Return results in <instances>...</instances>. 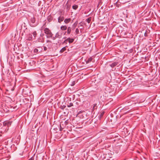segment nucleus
<instances>
[{
	"label": "nucleus",
	"mask_w": 160,
	"mask_h": 160,
	"mask_svg": "<svg viewBox=\"0 0 160 160\" xmlns=\"http://www.w3.org/2000/svg\"><path fill=\"white\" fill-rule=\"evenodd\" d=\"M44 33L47 35L48 38H50L52 37V34L51 32V31L48 28H45L44 30Z\"/></svg>",
	"instance_id": "1"
},
{
	"label": "nucleus",
	"mask_w": 160,
	"mask_h": 160,
	"mask_svg": "<svg viewBox=\"0 0 160 160\" xmlns=\"http://www.w3.org/2000/svg\"><path fill=\"white\" fill-rule=\"evenodd\" d=\"M56 38H60L61 37V35L59 33H57L55 35V36Z\"/></svg>",
	"instance_id": "2"
},
{
	"label": "nucleus",
	"mask_w": 160,
	"mask_h": 160,
	"mask_svg": "<svg viewBox=\"0 0 160 160\" xmlns=\"http://www.w3.org/2000/svg\"><path fill=\"white\" fill-rule=\"evenodd\" d=\"M67 41H68L69 43H71L73 42L74 39L72 38H68L67 39Z\"/></svg>",
	"instance_id": "3"
},
{
	"label": "nucleus",
	"mask_w": 160,
	"mask_h": 160,
	"mask_svg": "<svg viewBox=\"0 0 160 160\" xmlns=\"http://www.w3.org/2000/svg\"><path fill=\"white\" fill-rule=\"evenodd\" d=\"M64 19V18L63 17H59L58 19V21L59 22H61Z\"/></svg>",
	"instance_id": "4"
},
{
	"label": "nucleus",
	"mask_w": 160,
	"mask_h": 160,
	"mask_svg": "<svg viewBox=\"0 0 160 160\" xmlns=\"http://www.w3.org/2000/svg\"><path fill=\"white\" fill-rule=\"evenodd\" d=\"M32 35H29L28 36L27 39L28 40L30 41L32 40Z\"/></svg>",
	"instance_id": "5"
},
{
	"label": "nucleus",
	"mask_w": 160,
	"mask_h": 160,
	"mask_svg": "<svg viewBox=\"0 0 160 160\" xmlns=\"http://www.w3.org/2000/svg\"><path fill=\"white\" fill-rule=\"evenodd\" d=\"M71 19L70 18L66 19L64 20V22L66 23H68L70 21Z\"/></svg>",
	"instance_id": "6"
},
{
	"label": "nucleus",
	"mask_w": 160,
	"mask_h": 160,
	"mask_svg": "<svg viewBox=\"0 0 160 160\" xmlns=\"http://www.w3.org/2000/svg\"><path fill=\"white\" fill-rule=\"evenodd\" d=\"M67 27L66 26H63L61 27V29L62 30H64L67 29Z\"/></svg>",
	"instance_id": "7"
},
{
	"label": "nucleus",
	"mask_w": 160,
	"mask_h": 160,
	"mask_svg": "<svg viewBox=\"0 0 160 160\" xmlns=\"http://www.w3.org/2000/svg\"><path fill=\"white\" fill-rule=\"evenodd\" d=\"M117 62H114L111 64L110 66L112 68L114 67V66L117 65Z\"/></svg>",
	"instance_id": "8"
},
{
	"label": "nucleus",
	"mask_w": 160,
	"mask_h": 160,
	"mask_svg": "<svg viewBox=\"0 0 160 160\" xmlns=\"http://www.w3.org/2000/svg\"><path fill=\"white\" fill-rule=\"evenodd\" d=\"M71 28L70 27H69L68 29L67 33L68 34H70V33L71 31Z\"/></svg>",
	"instance_id": "9"
},
{
	"label": "nucleus",
	"mask_w": 160,
	"mask_h": 160,
	"mask_svg": "<svg viewBox=\"0 0 160 160\" xmlns=\"http://www.w3.org/2000/svg\"><path fill=\"white\" fill-rule=\"evenodd\" d=\"M92 58H89L88 59V60L87 61H86V63H89V62L91 61L92 60Z\"/></svg>",
	"instance_id": "10"
},
{
	"label": "nucleus",
	"mask_w": 160,
	"mask_h": 160,
	"mask_svg": "<svg viewBox=\"0 0 160 160\" xmlns=\"http://www.w3.org/2000/svg\"><path fill=\"white\" fill-rule=\"evenodd\" d=\"M66 50V48L65 47H63L62 48V49L60 50V52H62Z\"/></svg>",
	"instance_id": "11"
},
{
	"label": "nucleus",
	"mask_w": 160,
	"mask_h": 160,
	"mask_svg": "<svg viewBox=\"0 0 160 160\" xmlns=\"http://www.w3.org/2000/svg\"><path fill=\"white\" fill-rule=\"evenodd\" d=\"M78 6L77 5H74L72 6V8L75 10L77 8Z\"/></svg>",
	"instance_id": "12"
},
{
	"label": "nucleus",
	"mask_w": 160,
	"mask_h": 160,
	"mask_svg": "<svg viewBox=\"0 0 160 160\" xmlns=\"http://www.w3.org/2000/svg\"><path fill=\"white\" fill-rule=\"evenodd\" d=\"M91 18H89L88 19L86 20L87 22L88 23H89L91 21Z\"/></svg>",
	"instance_id": "13"
},
{
	"label": "nucleus",
	"mask_w": 160,
	"mask_h": 160,
	"mask_svg": "<svg viewBox=\"0 0 160 160\" xmlns=\"http://www.w3.org/2000/svg\"><path fill=\"white\" fill-rule=\"evenodd\" d=\"M7 123H8V121H5L3 122V125L4 126V127L5 126L7 125Z\"/></svg>",
	"instance_id": "14"
},
{
	"label": "nucleus",
	"mask_w": 160,
	"mask_h": 160,
	"mask_svg": "<svg viewBox=\"0 0 160 160\" xmlns=\"http://www.w3.org/2000/svg\"><path fill=\"white\" fill-rule=\"evenodd\" d=\"M31 21L32 23L35 22V18H33L31 19Z\"/></svg>",
	"instance_id": "15"
},
{
	"label": "nucleus",
	"mask_w": 160,
	"mask_h": 160,
	"mask_svg": "<svg viewBox=\"0 0 160 160\" xmlns=\"http://www.w3.org/2000/svg\"><path fill=\"white\" fill-rule=\"evenodd\" d=\"M33 36L34 37H35L37 35V33L36 31H34L33 33Z\"/></svg>",
	"instance_id": "16"
},
{
	"label": "nucleus",
	"mask_w": 160,
	"mask_h": 160,
	"mask_svg": "<svg viewBox=\"0 0 160 160\" xmlns=\"http://www.w3.org/2000/svg\"><path fill=\"white\" fill-rule=\"evenodd\" d=\"M75 32L76 34H78L79 32V30L78 28H76L75 31Z\"/></svg>",
	"instance_id": "17"
},
{
	"label": "nucleus",
	"mask_w": 160,
	"mask_h": 160,
	"mask_svg": "<svg viewBox=\"0 0 160 160\" xmlns=\"http://www.w3.org/2000/svg\"><path fill=\"white\" fill-rule=\"evenodd\" d=\"M61 123L60 124V130L61 131H62V129H63V128H62V126H61Z\"/></svg>",
	"instance_id": "18"
},
{
	"label": "nucleus",
	"mask_w": 160,
	"mask_h": 160,
	"mask_svg": "<svg viewBox=\"0 0 160 160\" xmlns=\"http://www.w3.org/2000/svg\"><path fill=\"white\" fill-rule=\"evenodd\" d=\"M73 106V104L72 103H70L69 104V105H68V107H70Z\"/></svg>",
	"instance_id": "19"
},
{
	"label": "nucleus",
	"mask_w": 160,
	"mask_h": 160,
	"mask_svg": "<svg viewBox=\"0 0 160 160\" xmlns=\"http://www.w3.org/2000/svg\"><path fill=\"white\" fill-rule=\"evenodd\" d=\"M8 123H7V125L8 127L9 125H10L11 124V123L10 122L8 121Z\"/></svg>",
	"instance_id": "20"
},
{
	"label": "nucleus",
	"mask_w": 160,
	"mask_h": 160,
	"mask_svg": "<svg viewBox=\"0 0 160 160\" xmlns=\"http://www.w3.org/2000/svg\"><path fill=\"white\" fill-rule=\"evenodd\" d=\"M38 50L37 49H35L34 50V52H38Z\"/></svg>",
	"instance_id": "21"
},
{
	"label": "nucleus",
	"mask_w": 160,
	"mask_h": 160,
	"mask_svg": "<svg viewBox=\"0 0 160 160\" xmlns=\"http://www.w3.org/2000/svg\"><path fill=\"white\" fill-rule=\"evenodd\" d=\"M97 105V104H95L94 105V106H93V109H95V108L96 107Z\"/></svg>",
	"instance_id": "22"
},
{
	"label": "nucleus",
	"mask_w": 160,
	"mask_h": 160,
	"mask_svg": "<svg viewBox=\"0 0 160 160\" xmlns=\"http://www.w3.org/2000/svg\"><path fill=\"white\" fill-rule=\"evenodd\" d=\"M68 41H67V39H66V40H65L64 42H63V43H67V42Z\"/></svg>",
	"instance_id": "23"
},
{
	"label": "nucleus",
	"mask_w": 160,
	"mask_h": 160,
	"mask_svg": "<svg viewBox=\"0 0 160 160\" xmlns=\"http://www.w3.org/2000/svg\"><path fill=\"white\" fill-rule=\"evenodd\" d=\"M75 82H73V83L72 84V85H74L75 84Z\"/></svg>",
	"instance_id": "24"
},
{
	"label": "nucleus",
	"mask_w": 160,
	"mask_h": 160,
	"mask_svg": "<svg viewBox=\"0 0 160 160\" xmlns=\"http://www.w3.org/2000/svg\"><path fill=\"white\" fill-rule=\"evenodd\" d=\"M46 48H44V50H45V49H46Z\"/></svg>",
	"instance_id": "25"
}]
</instances>
